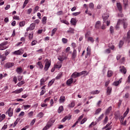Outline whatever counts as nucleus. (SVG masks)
<instances>
[{
  "mask_svg": "<svg viewBox=\"0 0 130 130\" xmlns=\"http://www.w3.org/2000/svg\"><path fill=\"white\" fill-rule=\"evenodd\" d=\"M120 24H122L123 25L124 29H126V28H127L128 24H127V20L126 19L118 20V21L115 27L116 30H118V29H119V26L120 25Z\"/></svg>",
  "mask_w": 130,
  "mask_h": 130,
  "instance_id": "1",
  "label": "nucleus"
},
{
  "mask_svg": "<svg viewBox=\"0 0 130 130\" xmlns=\"http://www.w3.org/2000/svg\"><path fill=\"white\" fill-rule=\"evenodd\" d=\"M55 120L54 119H50L47 123V125L43 128V130H47L49 127L52 126L54 123Z\"/></svg>",
  "mask_w": 130,
  "mask_h": 130,
  "instance_id": "2",
  "label": "nucleus"
},
{
  "mask_svg": "<svg viewBox=\"0 0 130 130\" xmlns=\"http://www.w3.org/2000/svg\"><path fill=\"white\" fill-rule=\"evenodd\" d=\"M8 44V41L4 42L0 44V50H5V49H7V45Z\"/></svg>",
  "mask_w": 130,
  "mask_h": 130,
  "instance_id": "3",
  "label": "nucleus"
},
{
  "mask_svg": "<svg viewBox=\"0 0 130 130\" xmlns=\"http://www.w3.org/2000/svg\"><path fill=\"white\" fill-rule=\"evenodd\" d=\"M14 66H15V63L9 62L6 63L5 68L6 69H10V68L14 67Z\"/></svg>",
  "mask_w": 130,
  "mask_h": 130,
  "instance_id": "4",
  "label": "nucleus"
},
{
  "mask_svg": "<svg viewBox=\"0 0 130 130\" xmlns=\"http://www.w3.org/2000/svg\"><path fill=\"white\" fill-rule=\"evenodd\" d=\"M51 64V62L49 61H47L46 62L45 66L44 67V71H48V69H49V67H50V65Z\"/></svg>",
  "mask_w": 130,
  "mask_h": 130,
  "instance_id": "5",
  "label": "nucleus"
},
{
  "mask_svg": "<svg viewBox=\"0 0 130 130\" xmlns=\"http://www.w3.org/2000/svg\"><path fill=\"white\" fill-rule=\"evenodd\" d=\"M7 112L8 113V115L10 117H12V116H13V114H14V110L12 109L11 107L9 108Z\"/></svg>",
  "mask_w": 130,
  "mask_h": 130,
  "instance_id": "6",
  "label": "nucleus"
},
{
  "mask_svg": "<svg viewBox=\"0 0 130 130\" xmlns=\"http://www.w3.org/2000/svg\"><path fill=\"white\" fill-rule=\"evenodd\" d=\"M67 58V57H66V54H63L62 55H59L58 57V59L60 61H62L63 60H64V59H66Z\"/></svg>",
  "mask_w": 130,
  "mask_h": 130,
  "instance_id": "7",
  "label": "nucleus"
},
{
  "mask_svg": "<svg viewBox=\"0 0 130 130\" xmlns=\"http://www.w3.org/2000/svg\"><path fill=\"white\" fill-rule=\"evenodd\" d=\"M120 72L124 74V75H125L126 74V69L124 67V66H120Z\"/></svg>",
  "mask_w": 130,
  "mask_h": 130,
  "instance_id": "8",
  "label": "nucleus"
},
{
  "mask_svg": "<svg viewBox=\"0 0 130 130\" xmlns=\"http://www.w3.org/2000/svg\"><path fill=\"white\" fill-rule=\"evenodd\" d=\"M95 28H96V29H100L101 28V21H98L95 23Z\"/></svg>",
  "mask_w": 130,
  "mask_h": 130,
  "instance_id": "9",
  "label": "nucleus"
},
{
  "mask_svg": "<svg viewBox=\"0 0 130 130\" xmlns=\"http://www.w3.org/2000/svg\"><path fill=\"white\" fill-rule=\"evenodd\" d=\"M72 118V115L66 116L61 120L62 122H65L66 120H70Z\"/></svg>",
  "mask_w": 130,
  "mask_h": 130,
  "instance_id": "10",
  "label": "nucleus"
},
{
  "mask_svg": "<svg viewBox=\"0 0 130 130\" xmlns=\"http://www.w3.org/2000/svg\"><path fill=\"white\" fill-rule=\"evenodd\" d=\"M72 78L76 79V78H78V77H80V73L74 72L72 75Z\"/></svg>",
  "mask_w": 130,
  "mask_h": 130,
  "instance_id": "11",
  "label": "nucleus"
},
{
  "mask_svg": "<svg viewBox=\"0 0 130 130\" xmlns=\"http://www.w3.org/2000/svg\"><path fill=\"white\" fill-rule=\"evenodd\" d=\"M77 57V50L74 49L72 53V58L73 60H75Z\"/></svg>",
  "mask_w": 130,
  "mask_h": 130,
  "instance_id": "12",
  "label": "nucleus"
},
{
  "mask_svg": "<svg viewBox=\"0 0 130 130\" xmlns=\"http://www.w3.org/2000/svg\"><path fill=\"white\" fill-rule=\"evenodd\" d=\"M16 72L17 74H19V75H21V74L23 73V69L21 67H18L16 70Z\"/></svg>",
  "mask_w": 130,
  "mask_h": 130,
  "instance_id": "13",
  "label": "nucleus"
},
{
  "mask_svg": "<svg viewBox=\"0 0 130 130\" xmlns=\"http://www.w3.org/2000/svg\"><path fill=\"white\" fill-rule=\"evenodd\" d=\"M23 53L22 52V50H18L17 51H15L13 52V54L15 55H21Z\"/></svg>",
  "mask_w": 130,
  "mask_h": 130,
  "instance_id": "14",
  "label": "nucleus"
},
{
  "mask_svg": "<svg viewBox=\"0 0 130 130\" xmlns=\"http://www.w3.org/2000/svg\"><path fill=\"white\" fill-rule=\"evenodd\" d=\"M67 33H68L69 34H74V33H75V29L70 27L69 28V30L67 31Z\"/></svg>",
  "mask_w": 130,
  "mask_h": 130,
  "instance_id": "15",
  "label": "nucleus"
},
{
  "mask_svg": "<svg viewBox=\"0 0 130 130\" xmlns=\"http://www.w3.org/2000/svg\"><path fill=\"white\" fill-rule=\"evenodd\" d=\"M24 89H23V88H20L19 89H17L14 91H13L12 93H14L15 94H20V93H21V92H23V90Z\"/></svg>",
  "mask_w": 130,
  "mask_h": 130,
  "instance_id": "16",
  "label": "nucleus"
},
{
  "mask_svg": "<svg viewBox=\"0 0 130 130\" xmlns=\"http://www.w3.org/2000/svg\"><path fill=\"white\" fill-rule=\"evenodd\" d=\"M113 75V71H112L111 70L108 71V73H107L108 78H111V77H112Z\"/></svg>",
  "mask_w": 130,
  "mask_h": 130,
  "instance_id": "17",
  "label": "nucleus"
},
{
  "mask_svg": "<svg viewBox=\"0 0 130 130\" xmlns=\"http://www.w3.org/2000/svg\"><path fill=\"white\" fill-rule=\"evenodd\" d=\"M77 22L78 21L76 19V18H72L71 20V23L73 25V26H76V24H77Z\"/></svg>",
  "mask_w": 130,
  "mask_h": 130,
  "instance_id": "18",
  "label": "nucleus"
},
{
  "mask_svg": "<svg viewBox=\"0 0 130 130\" xmlns=\"http://www.w3.org/2000/svg\"><path fill=\"white\" fill-rule=\"evenodd\" d=\"M111 110H112V107L110 106L106 110L105 112L106 115H108V114H109Z\"/></svg>",
  "mask_w": 130,
  "mask_h": 130,
  "instance_id": "19",
  "label": "nucleus"
},
{
  "mask_svg": "<svg viewBox=\"0 0 130 130\" xmlns=\"http://www.w3.org/2000/svg\"><path fill=\"white\" fill-rule=\"evenodd\" d=\"M73 78L69 79L67 81V85L68 86H71V85H72V84H73Z\"/></svg>",
  "mask_w": 130,
  "mask_h": 130,
  "instance_id": "20",
  "label": "nucleus"
},
{
  "mask_svg": "<svg viewBox=\"0 0 130 130\" xmlns=\"http://www.w3.org/2000/svg\"><path fill=\"white\" fill-rule=\"evenodd\" d=\"M117 7L118 11H119V12H121L122 10V6H121V4L119 3H117Z\"/></svg>",
  "mask_w": 130,
  "mask_h": 130,
  "instance_id": "21",
  "label": "nucleus"
},
{
  "mask_svg": "<svg viewBox=\"0 0 130 130\" xmlns=\"http://www.w3.org/2000/svg\"><path fill=\"white\" fill-rule=\"evenodd\" d=\"M112 88L110 87H108L107 89V95H110Z\"/></svg>",
  "mask_w": 130,
  "mask_h": 130,
  "instance_id": "22",
  "label": "nucleus"
},
{
  "mask_svg": "<svg viewBox=\"0 0 130 130\" xmlns=\"http://www.w3.org/2000/svg\"><path fill=\"white\" fill-rule=\"evenodd\" d=\"M120 113L119 112H117L115 113V119H119V118L120 117Z\"/></svg>",
  "mask_w": 130,
  "mask_h": 130,
  "instance_id": "23",
  "label": "nucleus"
},
{
  "mask_svg": "<svg viewBox=\"0 0 130 130\" xmlns=\"http://www.w3.org/2000/svg\"><path fill=\"white\" fill-rule=\"evenodd\" d=\"M87 41H89L91 43H94V41H95V40H94V38H93V37H89L87 39Z\"/></svg>",
  "mask_w": 130,
  "mask_h": 130,
  "instance_id": "24",
  "label": "nucleus"
},
{
  "mask_svg": "<svg viewBox=\"0 0 130 130\" xmlns=\"http://www.w3.org/2000/svg\"><path fill=\"white\" fill-rule=\"evenodd\" d=\"M35 27H36V24L35 23H31L29 26L30 30H34L35 29Z\"/></svg>",
  "mask_w": 130,
  "mask_h": 130,
  "instance_id": "25",
  "label": "nucleus"
},
{
  "mask_svg": "<svg viewBox=\"0 0 130 130\" xmlns=\"http://www.w3.org/2000/svg\"><path fill=\"white\" fill-rule=\"evenodd\" d=\"M6 118V115L0 114V122H2V120H4Z\"/></svg>",
  "mask_w": 130,
  "mask_h": 130,
  "instance_id": "26",
  "label": "nucleus"
},
{
  "mask_svg": "<svg viewBox=\"0 0 130 130\" xmlns=\"http://www.w3.org/2000/svg\"><path fill=\"white\" fill-rule=\"evenodd\" d=\"M59 101L60 103H62L64 101H66V97L64 96H61L60 98Z\"/></svg>",
  "mask_w": 130,
  "mask_h": 130,
  "instance_id": "27",
  "label": "nucleus"
},
{
  "mask_svg": "<svg viewBox=\"0 0 130 130\" xmlns=\"http://www.w3.org/2000/svg\"><path fill=\"white\" fill-rule=\"evenodd\" d=\"M56 31H57V28H53L52 31H51V36L52 37V36H53V35H54V34H55V32H56Z\"/></svg>",
  "mask_w": 130,
  "mask_h": 130,
  "instance_id": "28",
  "label": "nucleus"
},
{
  "mask_svg": "<svg viewBox=\"0 0 130 130\" xmlns=\"http://www.w3.org/2000/svg\"><path fill=\"white\" fill-rule=\"evenodd\" d=\"M128 112H129V108H127L126 111L123 114V117H126V115H127V114H128Z\"/></svg>",
  "mask_w": 130,
  "mask_h": 130,
  "instance_id": "29",
  "label": "nucleus"
},
{
  "mask_svg": "<svg viewBox=\"0 0 130 130\" xmlns=\"http://www.w3.org/2000/svg\"><path fill=\"white\" fill-rule=\"evenodd\" d=\"M24 84H25V81H21L17 84V86H18V87H22V86H23V85H24Z\"/></svg>",
  "mask_w": 130,
  "mask_h": 130,
  "instance_id": "30",
  "label": "nucleus"
},
{
  "mask_svg": "<svg viewBox=\"0 0 130 130\" xmlns=\"http://www.w3.org/2000/svg\"><path fill=\"white\" fill-rule=\"evenodd\" d=\"M37 64L38 65L39 69H41V70H42V69H43V66L41 62H40V61L38 62Z\"/></svg>",
  "mask_w": 130,
  "mask_h": 130,
  "instance_id": "31",
  "label": "nucleus"
},
{
  "mask_svg": "<svg viewBox=\"0 0 130 130\" xmlns=\"http://www.w3.org/2000/svg\"><path fill=\"white\" fill-rule=\"evenodd\" d=\"M103 116H104V114H102V115H101L100 116H99V118L97 119V121L98 122L102 120Z\"/></svg>",
  "mask_w": 130,
  "mask_h": 130,
  "instance_id": "32",
  "label": "nucleus"
},
{
  "mask_svg": "<svg viewBox=\"0 0 130 130\" xmlns=\"http://www.w3.org/2000/svg\"><path fill=\"white\" fill-rule=\"evenodd\" d=\"M7 57L4 54L3 55H0V58L2 61H4V60H6V58Z\"/></svg>",
  "mask_w": 130,
  "mask_h": 130,
  "instance_id": "33",
  "label": "nucleus"
},
{
  "mask_svg": "<svg viewBox=\"0 0 130 130\" xmlns=\"http://www.w3.org/2000/svg\"><path fill=\"white\" fill-rule=\"evenodd\" d=\"M75 105H76V104H75V102H72L71 103H70L68 106L69 107H70V108H73V107H75Z\"/></svg>",
  "mask_w": 130,
  "mask_h": 130,
  "instance_id": "34",
  "label": "nucleus"
},
{
  "mask_svg": "<svg viewBox=\"0 0 130 130\" xmlns=\"http://www.w3.org/2000/svg\"><path fill=\"white\" fill-rule=\"evenodd\" d=\"M54 81L55 80L54 79H52L48 83V86L50 87V86H52L53 83H54Z\"/></svg>",
  "mask_w": 130,
  "mask_h": 130,
  "instance_id": "35",
  "label": "nucleus"
},
{
  "mask_svg": "<svg viewBox=\"0 0 130 130\" xmlns=\"http://www.w3.org/2000/svg\"><path fill=\"white\" fill-rule=\"evenodd\" d=\"M100 93V91L98 90H94L90 92V94H93V95L95 94H99Z\"/></svg>",
  "mask_w": 130,
  "mask_h": 130,
  "instance_id": "36",
  "label": "nucleus"
},
{
  "mask_svg": "<svg viewBox=\"0 0 130 130\" xmlns=\"http://www.w3.org/2000/svg\"><path fill=\"white\" fill-rule=\"evenodd\" d=\"M25 24H26V22L25 21H21L19 23L20 27H24V26H25Z\"/></svg>",
  "mask_w": 130,
  "mask_h": 130,
  "instance_id": "37",
  "label": "nucleus"
},
{
  "mask_svg": "<svg viewBox=\"0 0 130 130\" xmlns=\"http://www.w3.org/2000/svg\"><path fill=\"white\" fill-rule=\"evenodd\" d=\"M47 20V17L46 16H44L42 19L43 24H46Z\"/></svg>",
  "mask_w": 130,
  "mask_h": 130,
  "instance_id": "38",
  "label": "nucleus"
},
{
  "mask_svg": "<svg viewBox=\"0 0 130 130\" xmlns=\"http://www.w3.org/2000/svg\"><path fill=\"white\" fill-rule=\"evenodd\" d=\"M102 110V109L101 108H99V109H96L94 114H99V113H100V112H101Z\"/></svg>",
  "mask_w": 130,
  "mask_h": 130,
  "instance_id": "39",
  "label": "nucleus"
},
{
  "mask_svg": "<svg viewBox=\"0 0 130 130\" xmlns=\"http://www.w3.org/2000/svg\"><path fill=\"white\" fill-rule=\"evenodd\" d=\"M61 77H62V74L59 73V74H58V75L56 76V77L55 78V79H56V80H59V79H60V78H61Z\"/></svg>",
  "mask_w": 130,
  "mask_h": 130,
  "instance_id": "40",
  "label": "nucleus"
},
{
  "mask_svg": "<svg viewBox=\"0 0 130 130\" xmlns=\"http://www.w3.org/2000/svg\"><path fill=\"white\" fill-rule=\"evenodd\" d=\"M63 110V107H62V106H60L58 110V113H60L61 111H62Z\"/></svg>",
  "mask_w": 130,
  "mask_h": 130,
  "instance_id": "41",
  "label": "nucleus"
},
{
  "mask_svg": "<svg viewBox=\"0 0 130 130\" xmlns=\"http://www.w3.org/2000/svg\"><path fill=\"white\" fill-rule=\"evenodd\" d=\"M30 107H31V106L29 105H26L23 106L24 110H27V109H28V108H30Z\"/></svg>",
  "mask_w": 130,
  "mask_h": 130,
  "instance_id": "42",
  "label": "nucleus"
},
{
  "mask_svg": "<svg viewBox=\"0 0 130 130\" xmlns=\"http://www.w3.org/2000/svg\"><path fill=\"white\" fill-rule=\"evenodd\" d=\"M87 53L88 55H90L91 54V49L89 47L87 48Z\"/></svg>",
  "mask_w": 130,
  "mask_h": 130,
  "instance_id": "43",
  "label": "nucleus"
},
{
  "mask_svg": "<svg viewBox=\"0 0 130 130\" xmlns=\"http://www.w3.org/2000/svg\"><path fill=\"white\" fill-rule=\"evenodd\" d=\"M44 115V114L43 112H40V113L38 114V117L41 118L43 117Z\"/></svg>",
  "mask_w": 130,
  "mask_h": 130,
  "instance_id": "44",
  "label": "nucleus"
},
{
  "mask_svg": "<svg viewBox=\"0 0 130 130\" xmlns=\"http://www.w3.org/2000/svg\"><path fill=\"white\" fill-rule=\"evenodd\" d=\"M44 83H45V80L44 79L42 78L40 80V85L42 86V85H44Z\"/></svg>",
  "mask_w": 130,
  "mask_h": 130,
  "instance_id": "45",
  "label": "nucleus"
},
{
  "mask_svg": "<svg viewBox=\"0 0 130 130\" xmlns=\"http://www.w3.org/2000/svg\"><path fill=\"white\" fill-rule=\"evenodd\" d=\"M119 119L122 124V122H123V120H124V117H122V116H121L119 118Z\"/></svg>",
  "mask_w": 130,
  "mask_h": 130,
  "instance_id": "46",
  "label": "nucleus"
},
{
  "mask_svg": "<svg viewBox=\"0 0 130 130\" xmlns=\"http://www.w3.org/2000/svg\"><path fill=\"white\" fill-rule=\"evenodd\" d=\"M123 4H124L125 8H126V6H127V3H128V0H123Z\"/></svg>",
  "mask_w": 130,
  "mask_h": 130,
  "instance_id": "47",
  "label": "nucleus"
},
{
  "mask_svg": "<svg viewBox=\"0 0 130 130\" xmlns=\"http://www.w3.org/2000/svg\"><path fill=\"white\" fill-rule=\"evenodd\" d=\"M85 74H87V71H83L79 73L80 76H83V75H85Z\"/></svg>",
  "mask_w": 130,
  "mask_h": 130,
  "instance_id": "48",
  "label": "nucleus"
},
{
  "mask_svg": "<svg viewBox=\"0 0 130 130\" xmlns=\"http://www.w3.org/2000/svg\"><path fill=\"white\" fill-rule=\"evenodd\" d=\"M62 42L64 44H66V43H68V40L66 38H62Z\"/></svg>",
  "mask_w": 130,
  "mask_h": 130,
  "instance_id": "49",
  "label": "nucleus"
},
{
  "mask_svg": "<svg viewBox=\"0 0 130 130\" xmlns=\"http://www.w3.org/2000/svg\"><path fill=\"white\" fill-rule=\"evenodd\" d=\"M61 22L63 24H66V25H70V23H69V21L67 20H61Z\"/></svg>",
  "mask_w": 130,
  "mask_h": 130,
  "instance_id": "50",
  "label": "nucleus"
},
{
  "mask_svg": "<svg viewBox=\"0 0 130 130\" xmlns=\"http://www.w3.org/2000/svg\"><path fill=\"white\" fill-rule=\"evenodd\" d=\"M97 124V123L96 122H92L91 124L89 125V127H92V125H96Z\"/></svg>",
  "mask_w": 130,
  "mask_h": 130,
  "instance_id": "51",
  "label": "nucleus"
},
{
  "mask_svg": "<svg viewBox=\"0 0 130 130\" xmlns=\"http://www.w3.org/2000/svg\"><path fill=\"white\" fill-rule=\"evenodd\" d=\"M85 121H87V118H84L82 121H81V124H84V123L85 122Z\"/></svg>",
  "mask_w": 130,
  "mask_h": 130,
  "instance_id": "52",
  "label": "nucleus"
},
{
  "mask_svg": "<svg viewBox=\"0 0 130 130\" xmlns=\"http://www.w3.org/2000/svg\"><path fill=\"white\" fill-rule=\"evenodd\" d=\"M13 82H14L15 84H17L18 82V80L17 79V76H14L13 77Z\"/></svg>",
  "mask_w": 130,
  "mask_h": 130,
  "instance_id": "53",
  "label": "nucleus"
},
{
  "mask_svg": "<svg viewBox=\"0 0 130 130\" xmlns=\"http://www.w3.org/2000/svg\"><path fill=\"white\" fill-rule=\"evenodd\" d=\"M37 44V41L36 40H34L31 42V46H34V45H36Z\"/></svg>",
  "mask_w": 130,
  "mask_h": 130,
  "instance_id": "54",
  "label": "nucleus"
},
{
  "mask_svg": "<svg viewBox=\"0 0 130 130\" xmlns=\"http://www.w3.org/2000/svg\"><path fill=\"white\" fill-rule=\"evenodd\" d=\"M122 45H123V41H120L119 44V48H121V47H122Z\"/></svg>",
  "mask_w": 130,
  "mask_h": 130,
  "instance_id": "55",
  "label": "nucleus"
},
{
  "mask_svg": "<svg viewBox=\"0 0 130 130\" xmlns=\"http://www.w3.org/2000/svg\"><path fill=\"white\" fill-rule=\"evenodd\" d=\"M89 8L90 9H94V4L93 3L89 4Z\"/></svg>",
  "mask_w": 130,
  "mask_h": 130,
  "instance_id": "56",
  "label": "nucleus"
},
{
  "mask_svg": "<svg viewBox=\"0 0 130 130\" xmlns=\"http://www.w3.org/2000/svg\"><path fill=\"white\" fill-rule=\"evenodd\" d=\"M80 14H81V12H75V13H73L72 14V15L73 16H79V15H80Z\"/></svg>",
  "mask_w": 130,
  "mask_h": 130,
  "instance_id": "57",
  "label": "nucleus"
},
{
  "mask_svg": "<svg viewBox=\"0 0 130 130\" xmlns=\"http://www.w3.org/2000/svg\"><path fill=\"white\" fill-rule=\"evenodd\" d=\"M31 12H32V9L31 8H29V9L27 10V15H30V14H31Z\"/></svg>",
  "mask_w": 130,
  "mask_h": 130,
  "instance_id": "58",
  "label": "nucleus"
},
{
  "mask_svg": "<svg viewBox=\"0 0 130 130\" xmlns=\"http://www.w3.org/2000/svg\"><path fill=\"white\" fill-rule=\"evenodd\" d=\"M114 86H118L119 85V81H115L113 83Z\"/></svg>",
  "mask_w": 130,
  "mask_h": 130,
  "instance_id": "59",
  "label": "nucleus"
},
{
  "mask_svg": "<svg viewBox=\"0 0 130 130\" xmlns=\"http://www.w3.org/2000/svg\"><path fill=\"white\" fill-rule=\"evenodd\" d=\"M28 37L29 40L33 39V33L29 34Z\"/></svg>",
  "mask_w": 130,
  "mask_h": 130,
  "instance_id": "60",
  "label": "nucleus"
},
{
  "mask_svg": "<svg viewBox=\"0 0 130 130\" xmlns=\"http://www.w3.org/2000/svg\"><path fill=\"white\" fill-rule=\"evenodd\" d=\"M34 113V112H33V111H31L30 112L28 113V115L29 117H31V116H32Z\"/></svg>",
  "mask_w": 130,
  "mask_h": 130,
  "instance_id": "61",
  "label": "nucleus"
},
{
  "mask_svg": "<svg viewBox=\"0 0 130 130\" xmlns=\"http://www.w3.org/2000/svg\"><path fill=\"white\" fill-rule=\"evenodd\" d=\"M110 31L111 33H113L114 32V29H113V26H111L110 27Z\"/></svg>",
  "mask_w": 130,
  "mask_h": 130,
  "instance_id": "62",
  "label": "nucleus"
},
{
  "mask_svg": "<svg viewBox=\"0 0 130 130\" xmlns=\"http://www.w3.org/2000/svg\"><path fill=\"white\" fill-rule=\"evenodd\" d=\"M17 79L18 81H22V80H23V76H21L19 75L18 76Z\"/></svg>",
  "mask_w": 130,
  "mask_h": 130,
  "instance_id": "63",
  "label": "nucleus"
},
{
  "mask_svg": "<svg viewBox=\"0 0 130 130\" xmlns=\"http://www.w3.org/2000/svg\"><path fill=\"white\" fill-rule=\"evenodd\" d=\"M127 38L129 39L130 38V30H129L127 33Z\"/></svg>",
  "mask_w": 130,
  "mask_h": 130,
  "instance_id": "64",
  "label": "nucleus"
}]
</instances>
